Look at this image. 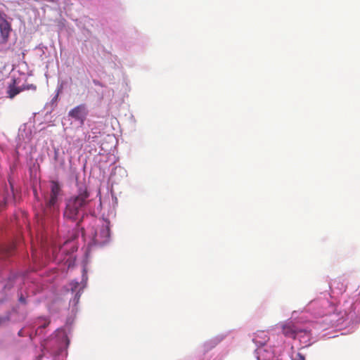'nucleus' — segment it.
<instances>
[{
  "label": "nucleus",
  "instance_id": "f257e3e1",
  "mask_svg": "<svg viewBox=\"0 0 360 360\" xmlns=\"http://www.w3.org/2000/svg\"><path fill=\"white\" fill-rule=\"evenodd\" d=\"M90 193L85 184H77V195L70 197L66 202L64 216L71 220H76L80 211L89 202Z\"/></svg>",
  "mask_w": 360,
  "mask_h": 360
},
{
  "label": "nucleus",
  "instance_id": "f03ea898",
  "mask_svg": "<svg viewBox=\"0 0 360 360\" xmlns=\"http://www.w3.org/2000/svg\"><path fill=\"white\" fill-rule=\"evenodd\" d=\"M50 191L44 195L45 202V215L49 214V212H58L60 200L63 195L61 186L56 181H51L50 182Z\"/></svg>",
  "mask_w": 360,
  "mask_h": 360
},
{
  "label": "nucleus",
  "instance_id": "7ed1b4c3",
  "mask_svg": "<svg viewBox=\"0 0 360 360\" xmlns=\"http://www.w3.org/2000/svg\"><path fill=\"white\" fill-rule=\"evenodd\" d=\"M269 340V337L266 331L259 330L257 331L252 341L257 345L260 346L257 349L256 352L257 354V360H270L273 358L272 354L267 352L264 348L262 347Z\"/></svg>",
  "mask_w": 360,
  "mask_h": 360
},
{
  "label": "nucleus",
  "instance_id": "20e7f679",
  "mask_svg": "<svg viewBox=\"0 0 360 360\" xmlns=\"http://www.w3.org/2000/svg\"><path fill=\"white\" fill-rule=\"evenodd\" d=\"M110 240V221L105 219L103 225L95 231L93 242L96 245L103 246L108 244Z\"/></svg>",
  "mask_w": 360,
  "mask_h": 360
},
{
  "label": "nucleus",
  "instance_id": "39448f33",
  "mask_svg": "<svg viewBox=\"0 0 360 360\" xmlns=\"http://www.w3.org/2000/svg\"><path fill=\"white\" fill-rule=\"evenodd\" d=\"M88 115V110L85 104H80L72 109L68 112V116L72 119L79 122L81 124L84 123V121Z\"/></svg>",
  "mask_w": 360,
  "mask_h": 360
},
{
  "label": "nucleus",
  "instance_id": "423d86ee",
  "mask_svg": "<svg viewBox=\"0 0 360 360\" xmlns=\"http://www.w3.org/2000/svg\"><path fill=\"white\" fill-rule=\"evenodd\" d=\"M283 334L290 338L295 339L298 333V329L292 321H288L281 324Z\"/></svg>",
  "mask_w": 360,
  "mask_h": 360
},
{
  "label": "nucleus",
  "instance_id": "0eeeda50",
  "mask_svg": "<svg viewBox=\"0 0 360 360\" xmlns=\"http://www.w3.org/2000/svg\"><path fill=\"white\" fill-rule=\"evenodd\" d=\"M11 32V25L4 18L0 19L1 41L7 42Z\"/></svg>",
  "mask_w": 360,
  "mask_h": 360
},
{
  "label": "nucleus",
  "instance_id": "6e6552de",
  "mask_svg": "<svg viewBox=\"0 0 360 360\" xmlns=\"http://www.w3.org/2000/svg\"><path fill=\"white\" fill-rule=\"evenodd\" d=\"M24 89L22 87H16L15 86H10L9 89L8 91V97L10 98H13L16 95L22 91Z\"/></svg>",
  "mask_w": 360,
  "mask_h": 360
},
{
  "label": "nucleus",
  "instance_id": "1a4fd4ad",
  "mask_svg": "<svg viewBox=\"0 0 360 360\" xmlns=\"http://www.w3.org/2000/svg\"><path fill=\"white\" fill-rule=\"evenodd\" d=\"M22 87V89H24V90H29V89L36 90V89H37L36 86L34 84L24 85Z\"/></svg>",
  "mask_w": 360,
  "mask_h": 360
},
{
  "label": "nucleus",
  "instance_id": "9d476101",
  "mask_svg": "<svg viewBox=\"0 0 360 360\" xmlns=\"http://www.w3.org/2000/svg\"><path fill=\"white\" fill-rule=\"evenodd\" d=\"M19 301L22 304H26L25 298L22 295L20 297Z\"/></svg>",
  "mask_w": 360,
  "mask_h": 360
},
{
  "label": "nucleus",
  "instance_id": "9b49d317",
  "mask_svg": "<svg viewBox=\"0 0 360 360\" xmlns=\"http://www.w3.org/2000/svg\"><path fill=\"white\" fill-rule=\"evenodd\" d=\"M222 340V338H220V339H217V340L214 341V345H212L213 347L214 345H216L217 343H219L221 340Z\"/></svg>",
  "mask_w": 360,
  "mask_h": 360
},
{
  "label": "nucleus",
  "instance_id": "f8f14e48",
  "mask_svg": "<svg viewBox=\"0 0 360 360\" xmlns=\"http://www.w3.org/2000/svg\"><path fill=\"white\" fill-rule=\"evenodd\" d=\"M48 324H49V323H46V324H44V325L43 326V328H45Z\"/></svg>",
  "mask_w": 360,
  "mask_h": 360
}]
</instances>
